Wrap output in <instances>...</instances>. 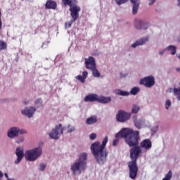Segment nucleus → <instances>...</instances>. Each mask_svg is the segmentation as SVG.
<instances>
[{
    "mask_svg": "<svg viewBox=\"0 0 180 180\" xmlns=\"http://www.w3.org/2000/svg\"><path fill=\"white\" fill-rule=\"evenodd\" d=\"M41 99H38L35 101L34 105L37 108H40V106H41Z\"/></svg>",
    "mask_w": 180,
    "mask_h": 180,
    "instance_id": "nucleus-32",
    "label": "nucleus"
},
{
    "mask_svg": "<svg viewBox=\"0 0 180 180\" xmlns=\"http://www.w3.org/2000/svg\"><path fill=\"white\" fill-rule=\"evenodd\" d=\"M25 142V137L24 136H18L16 140H15V143L17 144H22V143Z\"/></svg>",
    "mask_w": 180,
    "mask_h": 180,
    "instance_id": "nucleus-28",
    "label": "nucleus"
},
{
    "mask_svg": "<svg viewBox=\"0 0 180 180\" xmlns=\"http://www.w3.org/2000/svg\"><path fill=\"white\" fill-rule=\"evenodd\" d=\"M171 106V100H166L165 101V109L168 110L169 109V107Z\"/></svg>",
    "mask_w": 180,
    "mask_h": 180,
    "instance_id": "nucleus-33",
    "label": "nucleus"
},
{
    "mask_svg": "<svg viewBox=\"0 0 180 180\" xmlns=\"http://www.w3.org/2000/svg\"><path fill=\"white\" fill-rule=\"evenodd\" d=\"M97 102H99L100 103H109L110 102H112V98L98 96Z\"/></svg>",
    "mask_w": 180,
    "mask_h": 180,
    "instance_id": "nucleus-18",
    "label": "nucleus"
},
{
    "mask_svg": "<svg viewBox=\"0 0 180 180\" xmlns=\"http://www.w3.org/2000/svg\"><path fill=\"white\" fill-rule=\"evenodd\" d=\"M132 120L136 129H143V127H147V124L146 123V120H144V118H139L137 115H134L132 117Z\"/></svg>",
    "mask_w": 180,
    "mask_h": 180,
    "instance_id": "nucleus-12",
    "label": "nucleus"
},
{
    "mask_svg": "<svg viewBox=\"0 0 180 180\" xmlns=\"http://www.w3.org/2000/svg\"><path fill=\"white\" fill-rule=\"evenodd\" d=\"M127 77V75L123 72H120V78H126Z\"/></svg>",
    "mask_w": 180,
    "mask_h": 180,
    "instance_id": "nucleus-37",
    "label": "nucleus"
},
{
    "mask_svg": "<svg viewBox=\"0 0 180 180\" xmlns=\"http://www.w3.org/2000/svg\"><path fill=\"white\" fill-rule=\"evenodd\" d=\"M165 50H167V49H163V50L159 51H158L159 56H162L163 54H165Z\"/></svg>",
    "mask_w": 180,
    "mask_h": 180,
    "instance_id": "nucleus-41",
    "label": "nucleus"
},
{
    "mask_svg": "<svg viewBox=\"0 0 180 180\" xmlns=\"http://www.w3.org/2000/svg\"><path fill=\"white\" fill-rule=\"evenodd\" d=\"M171 178H172V172L169 171L162 180H171Z\"/></svg>",
    "mask_w": 180,
    "mask_h": 180,
    "instance_id": "nucleus-30",
    "label": "nucleus"
},
{
    "mask_svg": "<svg viewBox=\"0 0 180 180\" xmlns=\"http://www.w3.org/2000/svg\"><path fill=\"white\" fill-rule=\"evenodd\" d=\"M117 95H120V96H129V95H130V93L127 91H123L122 90H117Z\"/></svg>",
    "mask_w": 180,
    "mask_h": 180,
    "instance_id": "nucleus-27",
    "label": "nucleus"
},
{
    "mask_svg": "<svg viewBox=\"0 0 180 180\" xmlns=\"http://www.w3.org/2000/svg\"><path fill=\"white\" fill-rule=\"evenodd\" d=\"M1 178H4V173L1 171H0V180H1Z\"/></svg>",
    "mask_w": 180,
    "mask_h": 180,
    "instance_id": "nucleus-45",
    "label": "nucleus"
},
{
    "mask_svg": "<svg viewBox=\"0 0 180 180\" xmlns=\"http://www.w3.org/2000/svg\"><path fill=\"white\" fill-rule=\"evenodd\" d=\"M64 5L70 6V15L74 20H77L79 18V11L81 8L75 4V0H63Z\"/></svg>",
    "mask_w": 180,
    "mask_h": 180,
    "instance_id": "nucleus-5",
    "label": "nucleus"
},
{
    "mask_svg": "<svg viewBox=\"0 0 180 180\" xmlns=\"http://www.w3.org/2000/svg\"><path fill=\"white\" fill-rule=\"evenodd\" d=\"M176 57H178L179 58V60H180V54L176 55Z\"/></svg>",
    "mask_w": 180,
    "mask_h": 180,
    "instance_id": "nucleus-48",
    "label": "nucleus"
},
{
    "mask_svg": "<svg viewBox=\"0 0 180 180\" xmlns=\"http://www.w3.org/2000/svg\"><path fill=\"white\" fill-rule=\"evenodd\" d=\"M167 51H170L171 56H175L176 54V47L175 46L170 45L166 48Z\"/></svg>",
    "mask_w": 180,
    "mask_h": 180,
    "instance_id": "nucleus-21",
    "label": "nucleus"
},
{
    "mask_svg": "<svg viewBox=\"0 0 180 180\" xmlns=\"http://www.w3.org/2000/svg\"><path fill=\"white\" fill-rule=\"evenodd\" d=\"M88 159V154L81 153L79 160L73 163L71 166V172L73 175H80L86 168V160Z\"/></svg>",
    "mask_w": 180,
    "mask_h": 180,
    "instance_id": "nucleus-3",
    "label": "nucleus"
},
{
    "mask_svg": "<svg viewBox=\"0 0 180 180\" xmlns=\"http://www.w3.org/2000/svg\"><path fill=\"white\" fill-rule=\"evenodd\" d=\"M85 65L87 70H92L96 67V62H95V58L90 56L85 59Z\"/></svg>",
    "mask_w": 180,
    "mask_h": 180,
    "instance_id": "nucleus-15",
    "label": "nucleus"
},
{
    "mask_svg": "<svg viewBox=\"0 0 180 180\" xmlns=\"http://www.w3.org/2000/svg\"><path fill=\"white\" fill-rule=\"evenodd\" d=\"M115 136L117 138L123 137L125 143L132 147L130 149V158L132 160L128 163V168L129 169V177L131 179H135L139 172V167H137V158L143 154V149L139 146V140L140 136L139 131H133L129 128H123Z\"/></svg>",
    "mask_w": 180,
    "mask_h": 180,
    "instance_id": "nucleus-1",
    "label": "nucleus"
},
{
    "mask_svg": "<svg viewBox=\"0 0 180 180\" xmlns=\"http://www.w3.org/2000/svg\"><path fill=\"white\" fill-rule=\"evenodd\" d=\"M140 112V105L134 104L131 108V113H139Z\"/></svg>",
    "mask_w": 180,
    "mask_h": 180,
    "instance_id": "nucleus-24",
    "label": "nucleus"
},
{
    "mask_svg": "<svg viewBox=\"0 0 180 180\" xmlns=\"http://www.w3.org/2000/svg\"><path fill=\"white\" fill-rule=\"evenodd\" d=\"M139 147L143 153H147L148 150H151L153 143L150 139H144L140 143Z\"/></svg>",
    "mask_w": 180,
    "mask_h": 180,
    "instance_id": "nucleus-13",
    "label": "nucleus"
},
{
    "mask_svg": "<svg viewBox=\"0 0 180 180\" xmlns=\"http://www.w3.org/2000/svg\"><path fill=\"white\" fill-rule=\"evenodd\" d=\"M131 117V114L122 110H119L116 115V120L117 122H120V123H124L127 122V120H130Z\"/></svg>",
    "mask_w": 180,
    "mask_h": 180,
    "instance_id": "nucleus-9",
    "label": "nucleus"
},
{
    "mask_svg": "<svg viewBox=\"0 0 180 180\" xmlns=\"http://www.w3.org/2000/svg\"><path fill=\"white\" fill-rule=\"evenodd\" d=\"M4 176L6 178L7 180H8V179H9V176H8V174L6 173L4 174Z\"/></svg>",
    "mask_w": 180,
    "mask_h": 180,
    "instance_id": "nucleus-46",
    "label": "nucleus"
},
{
    "mask_svg": "<svg viewBox=\"0 0 180 180\" xmlns=\"http://www.w3.org/2000/svg\"><path fill=\"white\" fill-rule=\"evenodd\" d=\"M139 92H140V88L136 86L132 88L130 91V94L131 95H137V94H139Z\"/></svg>",
    "mask_w": 180,
    "mask_h": 180,
    "instance_id": "nucleus-26",
    "label": "nucleus"
},
{
    "mask_svg": "<svg viewBox=\"0 0 180 180\" xmlns=\"http://www.w3.org/2000/svg\"><path fill=\"white\" fill-rule=\"evenodd\" d=\"M23 103L25 105H29V103H30V100L25 99L24 100Z\"/></svg>",
    "mask_w": 180,
    "mask_h": 180,
    "instance_id": "nucleus-43",
    "label": "nucleus"
},
{
    "mask_svg": "<svg viewBox=\"0 0 180 180\" xmlns=\"http://www.w3.org/2000/svg\"><path fill=\"white\" fill-rule=\"evenodd\" d=\"M177 2H178V6H180V0H177Z\"/></svg>",
    "mask_w": 180,
    "mask_h": 180,
    "instance_id": "nucleus-47",
    "label": "nucleus"
},
{
    "mask_svg": "<svg viewBox=\"0 0 180 180\" xmlns=\"http://www.w3.org/2000/svg\"><path fill=\"white\" fill-rule=\"evenodd\" d=\"M65 129H66L68 134H71V133H75V130H77L75 126L71 124H68L66 127H65Z\"/></svg>",
    "mask_w": 180,
    "mask_h": 180,
    "instance_id": "nucleus-19",
    "label": "nucleus"
},
{
    "mask_svg": "<svg viewBox=\"0 0 180 180\" xmlns=\"http://www.w3.org/2000/svg\"><path fill=\"white\" fill-rule=\"evenodd\" d=\"M129 0H115L117 5H123L126 4ZM131 4L133 5L132 13L133 15H136L139 11V7L140 6V0H130Z\"/></svg>",
    "mask_w": 180,
    "mask_h": 180,
    "instance_id": "nucleus-8",
    "label": "nucleus"
},
{
    "mask_svg": "<svg viewBox=\"0 0 180 180\" xmlns=\"http://www.w3.org/2000/svg\"><path fill=\"white\" fill-rule=\"evenodd\" d=\"M15 155L17 156V159L15 160V164L18 165L23 160V157H25V153L23 150V148L18 147L15 150Z\"/></svg>",
    "mask_w": 180,
    "mask_h": 180,
    "instance_id": "nucleus-14",
    "label": "nucleus"
},
{
    "mask_svg": "<svg viewBox=\"0 0 180 180\" xmlns=\"http://www.w3.org/2000/svg\"><path fill=\"white\" fill-rule=\"evenodd\" d=\"M95 139H96V134L93 133L90 135V139L91 140H95Z\"/></svg>",
    "mask_w": 180,
    "mask_h": 180,
    "instance_id": "nucleus-38",
    "label": "nucleus"
},
{
    "mask_svg": "<svg viewBox=\"0 0 180 180\" xmlns=\"http://www.w3.org/2000/svg\"><path fill=\"white\" fill-rule=\"evenodd\" d=\"M98 95L90 94L84 98V102H98Z\"/></svg>",
    "mask_w": 180,
    "mask_h": 180,
    "instance_id": "nucleus-17",
    "label": "nucleus"
},
{
    "mask_svg": "<svg viewBox=\"0 0 180 180\" xmlns=\"http://www.w3.org/2000/svg\"><path fill=\"white\" fill-rule=\"evenodd\" d=\"M77 79H78V81H80V82H82V84H84V82H85V79L84 77L81 76V75H78L76 77Z\"/></svg>",
    "mask_w": 180,
    "mask_h": 180,
    "instance_id": "nucleus-36",
    "label": "nucleus"
},
{
    "mask_svg": "<svg viewBox=\"0 0 180 180\" xmlns=\"http://www.w3.org/2000/svg\"><path fill=\"white\" fill-rule=\"evenodd\" d=\"M63 130L64 129L63 128V125L59 124L51 130L49 134V136L53 140H58V139H60V136L63 135Z\"/></svg>",
    "mask_w": 180,
    "mask_h": 180,
    "instance_id": "nucleus-7",
    "label": "nucleus"
},
{
    "mask_svg": "<svg viewBox=\"0 0 180 180\" xmlns=\"http://www.w3.org/2000/svg\"><path fill=\"white\" fill-rule=\"evenodd\" d=\"M145 25L146 22L140 20H138L135 23L136 29H147V27H144Z\"/></svg>",
    "mask_w": 180,
    "mask_h": 180,
    "instance_id": "nucleus-20",
    "label": "nucleus"
},
{
    "mask_svg": "<svg viewBox=\"0 0 180 180\" xmlns=\"http://www.w3.org/2000/svg\"><path fill=\"white\" fill-rule=\"evenodd\" d=\"M82 76H83V77H84V79H86L87 77H88V72L84 71V72H82Z\"/></svg>",
    "mask_w": 180,
    "mask_h": 180,
    "instance_id": "nucleus-39",
    "label": "nucleus"
},
{
    "mask_svg": "<svg viewBox=\"0 0 180 180\" xmlns=\"http://www.w3.org/2000/svg\"><path fill=\"white\" fill-rule=\"evenodd\" d=\"M149 1V6H151V5H153V4H154V2H155V0H148Z\"/></svg>",
    "mask_w": 180,
    "mask_h": 180,
    "instance_id": "nucleus-44",
    "label": "nucleus"
},
{
    "mask_svg": "<svg viewBox=\"0 0 180 180\" xmlns=\"http://www.w3.org/2000/svg\"><path fill=\"white\" fill-rule=\"evenodd\" d=\"M46 167H47L46 164L41 163L39 165V170L43 172V171H44L46 169Z\"/></svg>",
    "mask_w": 180,
    "mask_h": 180,
    "instance_id": "nucleus-31",
    "label": "nucleus"
},
{
    "mask_svg": "<svg viewBox=\"0 0 180 180\" xmlns=\"http://www.w3.org/2000/svg\"><path fill=\"white\" fill-rule=\"evenodd\" d=\"M6 49V44L3 41H0V50H4Z\"/></svg>",
    "mask_w": 180,
    "mask_h": 180,
    "instance_id": "nucleus-35",
    "label": "nucleus"
},
{
    "mask_svg": "<svg viewBox=\"0 0 180 180\" xmlns=\"http://www.w3.org/2000/svg\"><path fill=\"white\" fill-rule=\"evenodd\" d=\"M2 16V13H1V11H0V30L1 29H2V19L1 18Z\"/></svg>",
    "mask_w": 180,
    "mask_h": 180,
    "instance_id": "nucleus-42",
    "label": "nucleus"
},
{
    "mask_svg": "<svg viewBox=\"0 0 180 180\" xmlns=\"http://www.w3.org/2000/svg\"><path fill=\"white\" fill-rule=\"evenodd\" d=\"M94 123H96V117L93 116L86 120L87 124H94Z\"/></svg>",
    "mask_w": 180,
    "mask_h": 180,
    "instance_id": "nucleus-25",
    "label": "nucleus"
},
{
    "mask_svg": "<svg viewBox=\"0 0 180 180\" xmlns=\"http://www.w3.org/2000/svg\"><path fill=\"white\" fill-rule=\"evenodd\" d=\"M150 130L153 134H155V133H157V131H158V125H155V126L153 127L150 129Z\"/></svg>",
    "mask_w": 180,
    "mask_h": 180,
    "instance_id": "nucleus-34",
    "label": "nucleus"
},
{
    "mask_svg": "<svg viewBox=\"0 0 180 180\" xmlns=\"http://www.w3.org/2000/svg\"><path fill=\"white\" fill-rule=\"evenodd\" d=\"M176 71H180V68H176Z\"/></svg>",
    "mask_w": 180,
    "mask_h": 180,
    "instance_id": "nucleus-49",
    "label": "nucleus"
},
{
    "mask_svg": "<svg viewBox=\"0 0 180 180\" xmlns=\"http://www.w3.org/2000/svg\"><path fill=\"white\" fill-rule=\"evenodd\" d=\"M118 143H119V139H115L112 142V146H114V147H116V146H117Z\"/></svg>",
    "mask_w": 180,
    "mask_h": 180,
    "instance_id": "nucleus-40",
    "label": "nucleus"
},
{
    "mask_svg": "<svg viewBox=\"0 0 180 180\" xmlns=\"http://www.w3.org/2000/svg\"><path fill=\"white\" fill-rule=\"evenodd\" d=\"M43 155V148L38 146L30 150H27L25 153L26 161L34 162L39 160Z\"/></svg>",
    "mask_w": 180,
    "mask_h": 180,
    "instance_id": "nucleus-4",
    "label": "nucleus"
},
{
    "mask_svg": "<svg viewBox=\"0 0 180 180\" xmlns=\"http://www.w3.org/2000/svg\"><path fill=\"white\" fill-rule=\"evenodd\" d=\"M19 134H27V131L19 127H11L7 130V137L11 140L19 137Z\"/></svg>",
    "mask_w": 180,
    "mask_h": 180,
    "instance_id": "nucleus-6",
    "label": "nucleus"
},
{
    "mask_svg": "<svg viewBox=\"0 0 180 180\" xmlns=\"http://www.w3.org/2000/svg\"><path fill=\"white\" fill-rule=\"evenodd\" d=\"M46 6L48 9H56L57 4L53 1H49L46 2Z\"/></svg>",
    "mask_w": 180,
    "mask_h": 180,
    "instance_id": "nucleus-22",
    "label": "nucleus"
},
{
    "mask_svg": "<svg viewBox=\"0 0 180 180\" xmlns=\"http://www.w3.org/2000/svg\"><path fill=\"white\" fill-rule=\"evenodd\" d=\"M37 109L36 107L31 105L29 107H25L24 109L21 110V114L22 116H25V117H28V119H32L33 116H34V113H36Z\"/></svg>",
    "mask_w": 180,
    "mask_h": 180,
    "instance_id": "nucleus-10",
    "label": "nucleus"
},
{
    "mask_svg": "<svg viewBox=\"0 0 180 180\" xmlns=\"http://www.w3.org/2000/svg\"><path fill=\"white\" fill-rule=\"evenodd\" d=\"M90 71L92 72L93 77H95V78H99V77H101V73L98 70L96 66L94 68L90 70Z\"/></svg>",
    "mask_w": 180,
    "mask_h": 180,
    "instance_id": "nucleus-23",
    "label": "nucleus"
},
{
    "mask_svg": "<svg viewBox=\"0 0 180 180\" xmlns=\"http://www.w3.org/2000/svg\"><path fill=\"white\" fill-rule=\"evenodd\" d=\"M108 143V136H105L103 140L102 144L98 141L94 142L91 146V153L94 155L98 164L103 165L106 162V158L108 157V152L105 150V147Z\"/></svg>",
    "mask_w": 180,
    "mask_h": 180,
    "instance_id": "nucleus-2",
    "label": "nucleus"
},
{
    "mask_svg": "<svg viewBox=\"0 0 180 180\" xmlns=\"http://www.w3.org/2000/svg\"><path fill=\"white\" fill-rule=\"evenodd\" d=\"M155 84V79L153 76L146 77L140 80V85H144L146 88H151Z\"/></svg>",
    "mask_w": 180,
    "mask_h": 180,
    "instance_id": "nucleus-11",
    "label": "nucleus"
},
{
    "mask_svg": "<svg viewBox=\"0 0 180 180\" xmlns=\"http://www.w3.org/2000/svg\"><path fill=\"white\" fill-rule=\"evenodd\" d=\"M150 40V38L148 37H145L143 38H140L139 39L136 40L134 44L131 45V47L132 49H136V47H139V46H144Z\"/></svg>",
    "mask_w": 180,
    "mask_h": 180,
    "instance_id": "nucleus-16",
    "label": "nucleus"
},
{
    "mask_svg": "<svg viewBox=\"0 0 180 180\" xmlns=\"http://www.w3.org/2000/svg\"><path fill=\"white\" fill-rule=\"evenodd\" d=\"M77 20H74V18H72V20H71L69 22H66L65 24V27L66 29H68L70 27H71L72 25V22H75Z\"/></svg>",
    "mask_w": 180,
    "mask_h": 180,
    "instance_id": "nucleus-29",
    "label": "nucleus"
}]
</instances>
